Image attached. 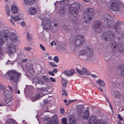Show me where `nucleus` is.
I'll return each instance as SVG.
<instances>
[{
  "mask_svg": "<svg viewBox=\"0 0 124 124\" xmlns=\"http://www.w3.org/2000/svg\"><path fill=\"white\" fill-rule=\"evenodd\" d=\"M80 6L78 4L74 3L69 7V12L70 13L68 19L70 20V22L72 24L76 23L75 19L77 20L78 14V10L80 8Z\"/></svg>",
  "mask_w": 124,
  "mask_h": 124,
  "instance_id": "nucleus-1",
  "label": "nucleus"
},
{
  "mask_svg": "<svg viewBox=\"0 0 124 124\" xmlns=\"http://www.w3.org/2000/svg\"><path fill=\"white\" fill-rule=\"evenodd\" d=\"M94 15V12L93 9L89 8L85 11L83 14L84 20L86 23H89L92 20Z\"/></svg>",
  "mask_w": 124,
  "mask_h": 124,
  "instance_id": "nucleus-2",
  "label": "nucleus"
},
{
  "mask_svg": "<svg viewBox=\"0 0 124 124\" xmlns=\"http://www.w3.org/2000/svg\"><path fill=\"white\" fill-rule=\"evenodd\" d=\"M9 78L14 83H17L20 78L21 73L16 70H11L7 73Z\"/></svg>",
  "mask_w": 124,
  "mask_h": 124,
  "instance_id": "nucleus-3",
  "label": "nucleus"
},
{
  "mask_svg": "<svg viewBox=\"0 0 124 124\" xmlns=\"http://www.w3.org/2000/svg\"><path fill=\"white\" fill-rule=\"evenodd\" d=\"M84 36L83 35H81L80 34H78L76 36L75 38L73 39H71L72 37H70V40L72 41H70L72 42H70V44L73 46L75 47H78L79 46H81L83 43L84 41Z\"/></svg>",
  "mask_w": 124,
  "mask_h": 124,
  "instance_id": "nucleus-4",
  "label": "nucleus"
},
{
  "mask_svg": "<svg viewBox=\"0 0 124 124\" xmlns=\"http://www.w3.org/2000/svg\"><path fill=\"white\" fill-rule=\"evenodd\" d=\"M115 37V33L111 30L105 31L102 36V39L105 41L112 40Z\"/></svg>",
  "mask_w": 124,
  "mask_h": 124,
  "instance_id": "nucleus-5",
  "label": "nucleus"
},
{
  "mask_svg": "<svg viewBox=\"0 0 124 124\" xmlns=\"http://www.w3.org/2000/svg\"><path fill=\"white\" fill-rule=\"evenodd\" d=\"M42 21V24L43 26L44 30L47 31L50 29L51 25V21L50 19L47 17H45Z\"/></svg>",
  "mask_w": 124,
  "mask_h": 124,
  "instance_id": "nucleus-6",
  "label": "nucleus"
},
{
  "mask_svg": "<svg viewBox=\"0 0 124 124\" xmlns=\"http://www.w3.org/2000/svg\"><path fill=\"white\" fill-rule=\"evenodd\" d=\"M93 26L96 29V32L100 33L102 31L103 26L101 25V23L100 21L97 20L94 22L93 23Z\"/></svg>",
  "mask_w": 124,
  "mask_h": 124,
  "instance_id": "nucleus-7",
  "label": "nucleus"
},
{
  "mask_svg": "<svg viewBox=\"0 0 124 124\" xmlns=\"http://www.w3.org/2000/svg\"><path fill=\"white\" fill-rule=\"evenodd\" d=\"M66 0H62L60 1V5L62 6V7L60 8L59 10L58 13L61 15H62L65 14L66 13V9L64 8V6H66V3L65 2Z\"/></svg>",
  "mask_w": 124,
  "mask_h": 124,
  "instance_id": "nucleus-8",
  "label": "nucleus"
},
{
  "mask_svg": "<svg viewBox=\"0 0 124 124\" xmlns=\"http://www.w3.org/2000/svg\"><path fill=\"white\" fill-rule=\"evenodd\" d=\"M8 93V91L7 90L3 92L5 102L7 103H8L12 100V94L11 93L9 94Z\"/></svg>",
  "mask_w": 124,
  "mask_h": 124,
  "instance_id": "nucleus-9",
  "label": "nucleus"
},
{
  "mask_svg": "<svg viewBox=\"0 0 124 124\" xmlns=\"http://www.w3.org/2000/svg\"><path fill=\"white\" fill-rule=\"evenodd\" d=\"M110 45L111 46V49L113 51L111 53L113 55L115 54V52L116 50V47L117 46V43L115 40L112 41L111 42Z\"/></svg>",
  "mask_w": 124,
  "mask_h": 124,
  "instance_id": "nucleus-10",
  "label": "nucleus"
},
{
  "mask_svg": "<svg viewBox=\"0 0 124 124\" xmlns=\"http://www.w3.org/2000/svg\"><path fill=\"white\" fill-rule=\"evenodd\" d=\"M76 70L77 72L80 74L83 75L84 72L88 76H90L91 75L90 72L89 70L85 68H84L82 69V71L79 70L78 68H76Z\"/></svg>",
  "mask_w": 124,
  "mask_h": 124,
  "instance_id": "nucleus-11",
  "label": "nucleus"
},
{
  "mask_svg": "<svg viewBox=\"0 0 124 124\" xmlns=\"http://www.w3.org/2000/svg\"><path fill=\"white\" fill-rule=\"evenodd\" d=\"M9 39L11 41L13 42H16L17 41V36L14 33L11 32L10 33Z\"/></svg>",
  "mask_w": 124,
  "mask_h": 124,
  "instance_id": "nucleus-12",
  "label": "nucleus"
},
{
  "mask_svg": "<svg viewBox=\"0 0 124 124\" xmlns=\"http://www.w3.org/2000/svg\"><path fill=\"white\" fill-rule=\"evenodd\" d=\"M110 7V9L116 11L118 10L119 9V6L116 3L114 2H113L111 4Z\"/></svg>",
  "mask_w": 124,
  "mask_h": 124,
  "instance_id": "nucleus-13",
  "label": "nucleus"
},
{
  "mask_svg": "<svg viewBox=\"0 0 124 124\" xmlns=\"http://www.w3.org/2000/svg\"><path fill=\"white\" fill-rule=\"evenodd\" d=\"M121 23L120 22H117L114 26V29L117 33L120 34L121 29L120 26Z\"/></svg>",
  "mask_w": 124,
  "mask_h": 124,
  "instance_id": "nucleus-14",
  "label": "nucleus"
},
{
  "mask_svg": "<svg viewBox=\"0 0 124 124\" xmlns=\"http://www.w3.org/2000/svg\"><path fill=\"white\" fill-rule=\"evenodd\" d=\"M90 47V46H89L86 49L85 54L86 56L89 57L92 56L93 54V50Z\"/></svg>",
  "mask_w": 124,
  "mask_h": 124,
  "instance_id": "nucleus-15",
  "label": "nucleus"
},
{
  "mask_svg": "<svg viewBox=\"0 0 124 124\" xmlns=\"http://www.w3.org/2000/svg\"><path fill=\"white\" fill-rule=\"evenodd\" d=\"M8 49L10 53L12 54L15 52L16 47L14 44H12L8 46Z\"/></svg>",
  "mask_w": 124,
  "mask_h": 124,
  "instance_id": "nucleus-16",
  "label": "nucleus"
},
{
  "mask_svg": "<svg viewBox=\"0 0 124 124\" xmlns=\"http://www.w3.org/2000/svg\"><path fill=\"white\" fill-rule=\"evenodd\" d=\"M109 20L106 24V26L107 27L112 26L115 23L114 19L113 17L110 19Z\"/></svg>",
  "mask_w": 124,
  "mask_h": 124,
  "instance_id": "nucleus-17",
  "label": "nucleus"
},
{
  "mask_svg": "<svg viewBox=\"0 0 124 124\" xmlns=\"http://www.w3.org/2000/svg\"><path fill=\"white\" fill-rule=\"evenodd\" d=\"M69 120L70 124H75L76 123V120L74 116L71 115L69 117Z\"/></svg>",
  "mask_w": 124,
  "mask_h": 124,
  "instance_id": "nucleus-18",
  "label": "nucleus"
},
{
  "mask_svg": "<svg viewBox=\"0 0 124 124\" xmlns=\"http://www.w3.org/2000/svg\"><path fill=\"white\" fill-rule=\"evenodd\" d=\"M37 13V10L36 8H30L29 9L28 13L31 15H35Z\"/></svg>",
  "mask_w": 124,
  "mask_h": 124,
  "instance_id": "nucleus-19",
  "label": "nucleus"
},
{
  "mask_svg": "<svg viewBox=\"0 0 124 124\" xmlns=\"http://www.w3.org/2000/svg\"><path fill=\"white\" fill-rule=\"evenodd\" d=\"M102 18L105 21L106 20L108 21L112 17L108 14L104 13H103L102 14Z\"/></svg>",
  "mask_w": 124,
  "mask_h": 124,
  "instance_id": "nucleus-20",
  "label": "nucleus"
},
{
  "mask_svg": "<svg viewBox=\"0 0 124 124\" xmlns=\"http://www.w3.org/2000/svg\"><path fill=\"white\" fill-rule=\"evenodd\" d=\"M19 10L18 7L15 5H13L11 7V11L13 14L17 13Z\"/></svg>",
  "mask_w": 124,
  "mask_h": 124,
  "instance_id": "nucleus-21",
  "label": "nucleus"
},
{
  "mask_svg": "<svg viewBox=\"0 0 124 124\" xmlns=\"http://www.w3.org/2000/svg\"><path fill=\"white\" fill-rule=\"evenodd\" d=\"M96 118V117L95 116L93 115L90 116L89 118V124H94Z\"/></svg>",
  "mask_w": 124,
  "mask_h": 124,
  "instance_id": "nucleus-22",
  "label": "nucleus"
},
{
  "mask_svg": "<svg viewBox=\"0 0 124 124\" xmlns=\"http://www.w3.org/2000/svg\"><path fill=\"white\" fill-rule=\"evenodd\" d=\"M120 93L118 91H116L113 94V97L115 99H119L120 96Z\"/></svg>",
  "mask_w": 124,
  "mask_h": 124,
  "instance_id": "nucleus-23",
  "label": "nucleus"
},
{
  "mask_svg": "<svg viewBox=\"0 0 124 124\" xmlns=\"http://www.w3.org/2000/svg\"><path fill=\"white\" fill-rule=\"evenodd\" d=\"M89 116V112L88 110H86L84 112L83 115V119L87 120Z\"/></svg>",
  "mask_w": 124,
  "mask_h": 124,
  "instance_id": "nucleus-24",
  "label": "nucleus"
},
{
  "mask_svg": "<svg viewBox=\"0 0 124 124\" xmlns=\"http://www.w3.org/2000/svg\"><path fill=\"white\" fill-rule=\"evenodd\" d=\"M84 109L83 106L82 105H78L77 107L78 113L80 114L83 112Z\"/></svg>",
  "mask_w": 124,
  "mask_h": 124,
  "instance_id": "nucleus-25",
  "label": "nucleus"
},
{
  "mask_svg": "<svg viewBox=\"0 0 124 124\" xmlns=\"http://www.w3.org/2000/svg\"><path fill=\"white\" fill-rule=\"evenodd\" d=\"M57 47L61 51H63L65 49L66 47L64 44H61V43L60 45L58 46Z\"/></svg>",
  "mask_w": 124,
  "mask_h": 124,
  "instance_id": "nucleus-26",
  "label": "nucleus"
},
{
  "mask_svg": "<svg viewBox=\"0 0 124 124\" xmlns=\"http://www.w3.org/2000/svg\"><path fill=\"white\" fill-rule=\"evenodd\" d=\"M7 124H18L13 119H9L7 121Z\"/></svg>",
  "mask_w": 124,
  "mask_h": 124,
  "instance_id": "nucleus-27",
  "label": "nucleus"
},
{
  "mask_svg": "<svg viewBox=\"0 0 124 124\" xmlns=\"http://www.w3.org/2000/svg\"><path fill=\"white\" fill-rule=\"evenodd\" d=\"M11 18L15 21H18L21 19V18L20 17L19 15H17L15 17H14V16L11 15Z\"/></svg>",
  "mask_w": 124,
  "mask_h": 124,
  "instance_id": "nucleus-28",
  "label": "nucleus"
},
{
  "mask_svg": "<svg viewBox=\"0 0 124 124\" xmlns=\"http://www.w3.org/2000/svg\"><path fill=\"white\" fill-rule=\"evenodd\" d=\"M35 0H24L25 4L27 5H32L35 1Z\"/></svg>",
  "mask_w": 124,
  "mask_h": 124,
  "instance_id": "nucleus-29",
  "label": "nucleus"
},
{
  "mask_svg": "<svg viewBox=\"0 0 124 124\" xmlns=\"http://www.w3.org/2000/svg\"><path fill=\"white\" fill-rule=\"evenodd\" d=\"M96 83L98 85L101 86H104L105 85V83L104 81L101 79H98L96 81Z\"/></svg>",
  "mask_w": 124,
  "mask_h": 124,
  "instance_id": "nucleus-30",
  "label": "nucleus"
},
{
  "mask_svg": "<svg viewBox=\"0 0 124 124\" xmlns=\"http://www.w3.org/2000/svg\"><path fill=\"white\" fill-rule=\"evenodd\" d=\"M5 11L7 13V14L8 16H9L10 15V8L9 6L7 5L5 8Z\"/></svg>",
  "mask_w": 124,
  "mask_h": 124,
  "instance_id": "nucleus-31",
  "label": "nucleus"
},
{
  "mask_svg": "<svg viewBox=\"0 0 124 124\" xmlns=\"http://www.w3.org/2000/svg\"><path fill=\"white\" fill-rule=\"evenodd\" d=\"M60 44L61 43L58 41H53L51 43V46H53V45H57L58 46L60 45Z\"/></svg>",
  "mask_w": 124,
  "mask_h": 124,
  "instance_id": "nucleus-32",
  "label": "nucleus"
},
{
  "mask_svg": "<svg viewBox=\"0 0 124 124\" xmlns=\"http://www.w3.org/2000/svg\"><path fill=\"white\" fill-rule=\"evenodd\" d=\"M118 68L120 70L124 69V64H122L118 66ZM121 75L122 76H124V70L122 71Z\"/></svg>",
  "mask_w": 124,
  "mask_h": 124,
  "instance_id": "nucleus-33",
  "label": "nucleus"
},
{
  "mask_svg": "<svg viewBox=\"0 0 124 124\" xmlns=\"http://www.w3.org/2000/svg\"><path fill=\"white\" fill-rule=\"evenodd\" d=\"M86 52V49L85 50L84 49L80 50L79 52V55H84L85 54Z\"/></svg>",
  "mask_w": 124,
  "mask_h": 124,
  "instance_id": "nucleus-34",
  "label": "nucleus"
},
{
  "mask_svg": "<svg viewBox=\"0 0 124 124\" xmlns=\"http://www.w3.org/2000/svg\"><path fill=\"white\" fill-rule=\"evenodd\" d=\"M27 70L33 68L32 64L30 62H28L26 64Z\"/></svg>",
  "mask_w": 124,
  "mask_h": 124,
  "instance_id": "nucleus-35",
  "label": "nucleus"
},
{
  "mask_svg": "<svg viewBox=\"0 0 124 124\" xmlns=\"http://www.w3.org/2000/svg\"><path fill=\"white\" fill-rule=\"evenodd\" d=\"M3 32L5 34L4 36L5 37V38H6V40H7L8 39L7 34L8 33V31L7 30H4L3 31Z\"/></svg>",
  "mask_w": 124,
  "mask_h": 124,
  "instance_id": "nucleus-36",
  "label": "nucleus"
},
{
  "mask_svg": "<svg viewBox=\"0 0 124 124\" xmlns=\"http://www.w3.org/2000/svg\"><path fill=\"white\" fill-rule=\"evenodd\" d=\"M40 96V94H39L37 93L34 95L33 98L32 99V101H34L37 100Z\"/></svg>",
  "mask_w": 124,
  "mask_h": 124,
  "instance_id": "nucleus-37",
  "label": "nucleus"
},
{
  "mask_svg": "<svg viewBox=\"0 0 124 124\" xmlns=\"http://www.w3.org/2000/svg\"><path fill=\"white\" fill-rule=\"evenodd\" d=\"M64 29L66 31H68L72 28V25H70L69 26H68V25H64Z\"/></svg>",
  "mask_w": 124,
  "mask_h": 124,
  "instance_id": "nucleus-38",
  "label": "nucleus"
},
{
  "mask_svg": "<svg viewBox=\"0 0 124 124\" xmlns=\"http://www.w3.org/2000/svg\"><path fill=\"white\" fill-rule=\"evenodd\" d=\"M37 85V84H36ZM37 89V90L39 91L42 92H45L46 91V89L45 87H41L40 88H38L37 87V85H36Z\"/></svg>",
  "mask_w": 124,
  "mask_h": 124,
  "instance_id": "nucleus-39",
  "label": "nucleus"
},
{
  "mask_svg": "<svg viewBox=\"0 0 124 124\" xmlns=\"http://www.w3.org/2000/svg\"><path fill=\"white\" fill-rule=\"evenodd\" d=\"M27 71L29 73L32 75H33L34 73V71L33 68L27 70Z\"/></svg>",
  "mask_w": 124,
  "mask_h": 124,
  "instance_id": "nucleus-40",
  "label": "nucleus"
},
{
  "mask_svg": "<svg viewBox=\"0 0 124 124\" xmlns=\"http://www.w3.org/2000/svg\"><path fill=\"white\" fill-rule=\"evenodd\" d=\"M109 53H107L106 54V55H107V56L105 57V58H104V59H105V60H106L107 61V60H108L109 59V58H111V57L112 56H111V55H107V54H110V55L111 54V53H110H110L109 52Z\"/></svg>",
  "mask_w": 124,
  "mask_h": 124,
  "instance_id": "nucleus-41",
  "label": "nucleus"
},
{
  "mask_svg": "<svg viewBox=\"0 0 124 124\" xmlns=\"http://www.w3.org/2000/svg\"><path fill=\"white\" fill-rule=\"evenodd\" d=\"M62 83L63 86L65 87L66 86V84L67 82V81L66 80L62 79Z\"/></svg>",
  "mask_w": 124,
  "mask_h": 124,
  "instance_id": "nucleus-42",
  "label": "nucleus"
},
{
  "mask_svg": "<svg viewBox=\"0 0 124 124\" xmlns=\"http://www.w3.org/2000/svg\"><path fill=\"white\" fill-rule=\"evenodd\" d=\"M62 121V124H68L67 123V119L65 117L63 118Z\"/></svg>",
  "mask_w": 124,
  "mask_h": 124,
  "instance_id": "nucleus-43",
  "label": "nucleus"
},
{
  "mask_svg": "<svg viewBox=\"0 0 124 124\" xmlns=\"http://www.w3.org/2000/svg\"><path fill=\"white\" fill-rule=\"evenodd\" d=\"M31 36V35L29 33H27L26 37H27V39L28 40L30 41L32 39Z\"/></svg>",
  "mask_w": 124,
  "mask_h": 124,
  "instance_id": "nucleus-44",
  "label": "nucleus"
},
{
  "mask_svg": "<svg viewBox=\"0 0 124 124\" xmlns=\"http://www.w3.org/2000/svg\"><path fill=\"white\" fill-rule=\"evenodd\" d=\"M64 73L65 75L69 76H71L70 74V71L69 70L64 71Z\"/></svg>",
  "mask_w": 124,
  "mask_h": 124,
  "instance_id": "nucleus-45",
  "label": "nucleus"
},
{
  "mask_svg": "<svg viewBox=\"0 0 124 124\" xmlns=\"http://www.w3.org/2000/svg\"><path fill=\"white\" fill-rule=\"evenodd\" d=\"M53 59L56 63H58L59 62V58L57 56H54V57Z\"/></svg>",
  "mask_w": 124,
  "mask_h": 124,
  "instance_id": "nucleus-46",
  "label": "nucleus"
},
{
  "mask_svg": "<svg viewBox=\"0 0 124 124\" xmlns=\"http://www.w3.org/2000/svg\"><path fill=\"white\" fill-rule=\"evenodd\" d=\"M119 51L121 54H124V48L121 47L119 48Z\"/></svg>",
  "mask_w": 124,
  "mask_h": 124,
  "instance_id": "nucleus-47",
  "label": "nucleus"
},
{
  "mask_svg": "<svg viewBox=\"0 0 124 124\" xmlns=\"http://www.w3.org/2000/svg\"><path fill=\"white\" fill-rule=\"evenodd\" d=\"M3 44V41L1 39H0V54H1V51L2 50L1 49V46Z\"/></svg>",
  "mask_w": 124,
  "mask_h": 124,
  "instance_id": "nucleus-48",
  "label": "nucleus"
},
{
  "mask_svg": "<svg viewBox=\"0 0 124 124\" xmlns=\"http://www.w3.org/2000/svg\"><path fill=\"white\" fill-rule=\"evenodd\" d=\"M101 122V120L100 119H97L95 122L94 123V124H100Z\"/></svg>",
  "mask_w": 124,
  "mask_h": 124,
  "instance_id": "nucleus-49",
  "label": "nucleus"
},
{
  "mask_svg": "<svg viewBox=\"0 0 124 124\" xmlns=\"http://www.w3.org/2000/svg\"><path fill=\"white\" fill-rule=\"evenodd\" d=\"M49 63L52 67H55L57 66V65L54 63L52 62H49Z\"/></svg>",
  "mask_w": 124,
  "mask_h": 124,
  "instance_id": "nucleus-50",
  "label": "nucleus"
},
{
  "mask_svg": "<svg viewBox=\"0 0 124 124\" xmlns=\"http://www.w3.org/2000/svg\"><path fill=\"white\" fill-rule=\"evenodd\" d=\"M42 78L43 79L47 81H49V80L48 78L47 77L45 76H43L42 77Z\"/></svg>",
  "mask_w": 124,
  "mask_h": 124,
  "instance_id": "nucleus-51",
  "label": "nucleus"
},
{
  "mask_svg": "<svg viewBox=\"0 0 124 124\" xmlns=\"http://www.w3.org/2000/svg\"><path fill=\"white\" fill-rule=\"evenodd\" d=\"M62 93L63 95H67V93L65 89L63 90L62 91Z\"/></svg>",
  "mask_w": 124,
  "mask_h": 124,
  "instance_id": "nucleus-52",
  "label": "nucleus"
},
{
  "mask_svg": "<svg viewBox=\"0 0 124 124\" xmlns=\"http://www.w3.org/2000/svg\"><path fill=\"white\" fill-rule=\"evenodd\" d=\"M53 118L54 119L55 121L57 120L58 117L57 115H54L53 116Z\"/></svg>",
  "mask_w": 124,
  "mask_h": 124,
  "instance_id": "nucleus-53",
  "label": "nucleus"
},
{
  "mask_svg": "<svg viewBox=\"0 0 124 124\" xmlns=\"http://www.w3.org/2000/svg\"><path fill=\"white\" fill-rule=\"evenodd\" d=\"M40 46L41 48L43 51H45L46 50L45 47L42 44H40Z\"/></svg>",
  "mask_w": 124,
  "mask_h": 124,
  "instance_id": "nucleus-54",
  "label": "nucleus"
},
{
  "mask_svg": "<svg viewBox=\"0 0 124 124\" xmlns=\"http://www.w3.org/2000/svg\"><path fill=\"white\" fill-rule=\"evenodd\" d=\"M11 101H10L8 103H7L8 104L7 106L9 107H11L13 105V103L11 102Z\"/></svg>",
  "mask_w": 124,
  "mask_h": 124,
  "instance_id": "nucleus-55",
  "label": "nucleus"
},
{
  "mask_svg": "<svg viewBox=\"0 0 124 124\" xmlns=\"http://www.w3.org/2000/svg\"><path fill=\"white\" fill-rule=\"evenodd\" d=\"M118 118L121 121H122L123 120V118H122V117L120 115L118 114Z\"/></svg>",
  "mask_w": 124,
  "mask_h": 124,
  "instance_id": "nucleus-56",
  "label": "nucleus"
},
{
  "mask_svg": "<svg viewBox=\"0 0 124 124\" xmlns=\"http://www.w3.org/2000/svg\"><path fill=\"white\" fill-rule=\"evenodd\" d=\"M24 49L26 51H30L31 50V48L29 47H24Z\"/></svg>",
  "mask_w": 124,
  "mask_h": 124,
  "instance_id": "nucleus-57",
  "label": "nucleus"
},
{
  "mask_svg": "<svg viewBox=\"0 0 124 124\" xmlns=\"http://www.w3.org/2000/svg\"><path fill=\"white\" fill-rule=\"evenodd\" d=\"M61 113L62 114H63L64 112V109L62 108H61L60 109Z\"/></svg>",
  "mask_w": 124,
  "mask_h": 124,
  "instance_id": "nucleus-58",
  "label": "nucleus"
},
{
  "mask_svg": "<svg viewBox=\"0 0 124 124\" xmlns=\"http://www.w3.org/2000/svg\"><path fill=\"white\" fill-rule=\"evenodd\" d=\"M48 74L52 76H54V74L53 71H49L48 72Z\"/></svg>",
  "mask_w": 124,
  "mask_h": 124,
  "instance_id": "nucleus-59",
  "label": "nucleus"
},
{
  "mask_svg": "<svg viewBox=\"0 0 124 124\" xmlns=\"http://www.w3.org/2000/svg\"><path fill=\"white\" fill-rule=\"evenodd\" d=\"M70 73L71 76L73 75L74 73H75V71L73 69H71V70Z\"/></svg>",
  "mask_w": 124,
  "mask_h": 124,
  "instance_id": "nucleus-60",
  "label": "nucleus"
},
{
  "mask_svg": "<svg viewBox=\"0 0 124 124\" xmlns=\"http://www.w3.org/2000/svg\"><path fill=\"white\" fill-rule=\"evenodd\" d=\"M49 78L52 82H55V80L54 78H53L51 77L50 78Z\"/></svg>",
  "mask_w": 124,
  "mask_h": 124,
  "instance_id": "nucleus-61",
  "label": "nucleus"
},
{
  "mask_svg": "<svg viewBox=\"0 0 124 124\" xmlns=\"http://www.w3.org/2000/svg\"><path fill=\"white\" fill-rule=\"evenodd\" d=\"M57 71V70L56 68L54 69L53 70V72L54 73H56Z\"/></svg>",
  "mask_w": 124,
  "mask_h": 124,
  "instance_id": "nucleus-62",
  "label": "nucleus"
},
{
  "mask_svg": "<svg viewBox=\"0 0 124 124\" xmlns=\"http://www.w3.org/2000/svg\"><path fill=\"white\" fill-rule=\"evenodd\" d=\"M48 101L47 100H45L43 101V102L44 104H46L48 103Z\"/></svg>",
  "mask_w": 124,
  "mask_h": 124,
  "instance_id": "nucleus-63",
  "label": "nucleus"
},
{
  "mask_svg": "<svg viewBox=\"0 0 124 124\" xmlns=\"http://www.w3.org/2000/svg\"><path fill=\"white\" fill-rule=\"evenodd\" d=\"M9 22L11 23V24L12 25H15V23H14L13 21L11 19H10L9 20Z\"/></svg>",
  "mask_w": 124,
  "mask_h": 124,
  "instance_id": "nucleus-64",
  "label": "nucleus"
}]
</instances>
